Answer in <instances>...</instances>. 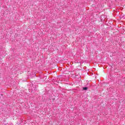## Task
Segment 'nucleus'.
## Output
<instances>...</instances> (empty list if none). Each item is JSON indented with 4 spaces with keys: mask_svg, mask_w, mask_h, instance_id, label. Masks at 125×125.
Segmentation results:
<instances>
[{
    "mask_svg": "<svg viewBox=\"0 0 125 125\" xmlns=\"http://www.w3.org/2000/svg\"><path fill=\"white\" fill-rule=\"evenodd\" d=\"M88 89V87H83V90H87Z\"/></svg>",
    "mask_w": 125,
    "mask_h": 125,
    "instance_id": "f257e3e1",
    "label": "nucleus"
}]
</instances>
